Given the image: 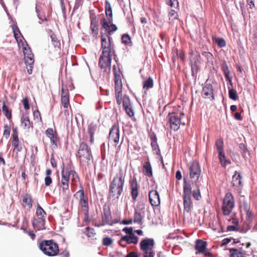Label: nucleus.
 Segmentation results:
<instances>
[{"label":"nucleus","mask_w":257,"mask_h":257,"mask_svg":"<svg viewBox=\"0 0 257 257\" xmlns=\"http://www.w3.org/2000/svg\"><path fill=\"white\" fill-rule=\"evenodd\" d=\"M115 67L113 66V72L115 76V91L116 101L118 105H122L126 113L131 117L134 116V111L131 105L129 97L127 95L122 96V81L120 72L115 73Z\"/></svg>","instance_id":"1"},{"label":"nucleus","mask_w":257,"mask_h":257,"mask_svg":"<svg viewBox=\"0 0 257 257\" xmlns=\"http://www.w3.org/2000/svg\"><path fill=\"white\" fill-rule=\"evenodd\" d=\"M110 34L101 35V47L103 49L99 60V66L108 74L111 72V48Z\"/></svg>","instance_id":"2"},{"label":"nucleus","mask_w":257,"mask_h":257,"mask_svg":"<svg viewBox=\"0 0 257 257\" xmlns=\"http://www.w3.org/2000/svg\"><path fill=\"white\" fill-rule=\"evenodd\" d=\"M70 179H71V188L74 190L75 187L77 186L79 183V177L77 173L74 170L63 169L61 171V178L59 185L63 193L69 192Z\"/></svg>","instance_id":"3"},{"label":"nucleus","mask_w":257,"mask_h":257,"mask_svg":"<svg viewBox=\"0 0 257 257\" xmlns=\"http://www.w3.org/2000/svg\"><path fill=\"white\" fill-rule=\"evenodd\" d=\"M40 250L46 255L53 256L59 252L58 244L53 239L42 240L39 244Z\"/></svg>","instance_id":"4"},{"label":"nucleus","mask_w":257,"mask_h":257,"mask_svg":"<svg viewBox=\"0 0 257 257\" xmlns=\"http://www.w3.org/2000/svg\"><path fill=\"white\" fill-rule=\"evenodd\" d=\"M192 188L190 183H187L186 179H184L183 183V204L184 211L190 212L193 209V203L191 199Z\"/></svg>","instance_id":"5"},{"label":"nucleus","mask_w":257,"mask_h":257,"mask_svg":"<svg viewBox=\"0 0 257 257\" xmlns=\"http://www.w3.org/2000/svg\"><path fill=\"white\" fill-rule=\"evenodd\" d=\"M76 157L81 164L88 165L92 155L90 149L88 148L86 143L82 142L80 144Z\"/></svg>","instance_id":"6"},{"label":"nucleus","mask_w":257,"mask_h":257,"mask_svg":"<svg viewBox=\"0 0 257 257\" xmlns=\"http://www.w3.org/2000/svg\"><path fill=\"white\" fill-rule=\"evenodd\" d=\"M105 15L106 18L102 19L100 23L106 32L108 34H110L112 32V12L111 5L107 1L105 2Z\"/></svg>","instance_id":"7"},{"label":"nucleus","mask_w":257,"mask_h":257,"mask_svg":"<svg viewBox=\"0 0 257 257\" xmlns=\"http://www.w3.org/2000/svg\"><path fill=\"white\" fill-rule=\"evenodd\" d=\"M140 249L143 251V257H154L155 252L153 250L155 241L153 238H145L140 242Z\"/></svg>","instance_id":"8"},{"label":"nucleus","mask_w":257,"mask_h":257,"mask_svg":"<svg viewBox=\"0 0 257 257\" xmlns=\"http://www.w3.org/2000/svg\"><path fill=\"white\" fill-rule=\"evenodd\" d=\"M235 206V201L233 195L227 192L222 199V211L224 215H228L232 212Z\"/></svg>","instance_id":"9"},{"label":"nucleus","mask_w":257,"mask_h":257,"mask_svg":"<svg viewBox=\"0 0 257 257\" xmlns=\"http://www.w3.org/2000/svg\"><path fill=\"white\" fill-rule=\"evenodd\" d=\"M184 114L181 112H172L169 113L167 118L170 122V127L172 130L176 131L180 128L182 124L185 125V122H182L181 119Z\"/></svg>","instance_id":"10"},{"label":"nucleus","mask_w":257,"mask_h":257,"mask_svg":"<svg viewBox=\"0 0 257 257\" xmlns=\"http://www.w3.org/2000/svg\"><path fill=\"white\" fill-rule=\"evenodd\" d=\"M80 190L74 194V197L79 200V204L81 205L82 210L87 213L88 211V198L84 195V188L81 183H80Z\"/></svg>","instance_id":"11"},{"label":"nucleus","mask_w":257,"mask_h":257,"mask_svg":"<svg viewBox=\"0 0 257 257\" xmlns=\"http://www.w3.org/2000/svg\"><path fill=\"white\" fill-rule=\"evenodd\" d=\"M51 43L48 45V52L53 55H60L61 43L56 35L51 31Z\"/></svg>","instance_id":"12"},{"label":"nucleus","mask_w":257,"mask_h":257,"mask_svg":"<svg viewBox=\"0 0 257 257\" xmlns=\"http://www.w3.org/2000/svg\"><path fill=\"white\" fill-rule=\"evenodd\" d=\"M201 173V167L198 162H193L189 166L190 178L195 182H198Z\"/></svg>","instance_id":"13"},{"label":"nucleus","mask_w":257,"mask_h":257,"mask_svg":"<svg viewBox=\"0 0 257 257\" xmlns=\"http://www.w3.org/2000/svg\"><path fill=\"white\" fill-rule=\"evenodd\" d=\"M124 182V181L122 173H120L118 175H117L113 179V192H116V194H113V195H116L117 198L122 192Z\"/></svg>","instance_id":"14"},{"label":"nucleus","mask_w":257,"mask_h":257,"mask_svg":"<svg viewBox=\"0 0 257 257\" xmlns=\"http://www.w3.org/2000/svg\"><path fill=\"white\" fill-rule=\"evenodd\" d=\"M69 90L67 88H65L63 85L61 88V103L65 108H68L70 105L69 103Z\"/></svg>","instance_id":"15"},{"label":"nucleus","mask_w":257,"mask_h":257,"mask_svg":"<svg viewBox=\"0 0 257 257\" xmlns=\"http://www.w3.org/2000/svg\"><path fill=\"white\" fill-rule=\"evenodd\" d=\"M149 200L153 206H158L160 204L159 193L157 190H152L149 193Z\"/></svg>","instance_id":"16"},{"label":"nucleus","mask_w":257,"mask_h":257,"mask_svg":"<svg viewBox=\"0 0 257 257\" xmlns=\"http://www.w3.org/2000/svg\"><path fill=\"white\" fill-rule=\"evenodd\" d=\"M202 96L204 98H213V87L210 83H206L202 88Z\"/></svg>","instance_id":"17"},{"label":"nucleus","mask_w":257,"mask_h":257,"mask_svg":"<svg viewBox=\"0 0 257 257\" xmlns=\"http://www.w3.org/2000/svg\"><path fill=\"white\" fill-rule=\"evenodd\" d=\"M102 224L104 225H112V220L111 212L109 207L105 206L104 208L103 215L102 216Z\"/></svg>","instance_id":"18"},{"label":"nucleus","mask_w":257,"mask_h":257,"mask_svg":"<svg viewBox=\"0 0 257 257\" xmlns=\"http://www.w3.org/2000/svg\"><path fill=\"white\" fill-rule=\"evenodd\" d=\"M25 56V62L27 66L28 73L31 74L33 72V64L34 63V58L33 54H30Z\"/></svg>","instance_id":"19"},{"label":"nucleus","mask_w":257,"mask_h":257,"mask_svg":"<svg viewBox=\"0 0 257 257\" xmlns=\"http://www.w3.org/2000/svg\"><path fill=\"white\" fill-rule=\"evenodd\" d=\"M131 194L134 200H136L138 196L139 185L136 178L130 180Z\"/></svg>","instance_id":"20"},{"label":"nucleus","mask_w":257,"mask_h":257,"mask_svg":"<svg viewBox=\"0 0 257 257\" xmlns=\"http://www.w3.org/2000/svg\"><path fill=\"white\" fill-rule=\"evenodd\" d=\"M90 28L91 30V34L93 37L96 36L98 34V21L96 20V17L94 15L90 16Z\"/></svg>","instance_id":"21"},{"label":"nucleus","mask_w":257,"mask_h":257,"mask_svg":"<svg viewBox=\"0 0 257 257\" xmlns=\"http://www.w3.org/2000/svg\"><path fill=\"white\" fill-rule=\"evenodd\" d=\"M207 247V242L201 239H197L195 244V249L197 250L196 253H203Z\"/></svg>","instance_id":"22"},{"label":"nucleus","mask_w":257,"mask_h":257,"mask_svg":"<svg viewBox=\"0 0 257 257\" xmlns=\"http://www.w3.org/2000/svg\"><path fill=\"white\" fill-rule=\"evenodd\" d=\"M46 136L50 139L52 145H57V133L51 128H48L45 132Z\"/></svg>","instance_id":"23"},{"label":"nucleus","mask_w":257,"mask_h":257,"mask_svg":"<svg viewBox=\"0 0 257 257\" xmlns=\"http://www.w3.org/2000/svg\"><path fill=\"white\" fill-rule=\"evenodd\" d=\"M242 177L239 173L235 171L232 178V186L235 188H239L241 186Z\"/></svg>","instance_id":"24"},{"label":"nucleus","mask_w":257,"mask_h":257,"mask_svg":"<svg viewBox=\"0 0 257 257\" xmlns=\"http://www.w3.org/2000/svg\"><path fill=\"white\" fill-rule=\"evenodd\" d=\"M36 213L38 219L39 220V222L42 223V225H44L45 221L46 213L39 204L38 205Z\"/></svg>","instance_id":"25"},{"label":"nucleus","mask_w":257,"mask_h":257,"mask_svg":"<svg viewBox=\"0 0 257 257\" xmlns=\"http://www.w3.org/2000/svg\"><path fill=\"white\" fill-rule=\"evenodd\" d=\"M97 128V125L94 123H91L88 125L87 134L90 137L89 142L91 144L94 142L93 135L96 132Z\"/></svg>","instance_id":"26"},{"label":"nucleus","mask_w":257,"mask_h":257,"mask_svg":"<svg viewBox=\"0 0 257 257\" xmlns=\"http://www.w3.org/2000/svg\"><path fill=\"white\" fill-rule=\"evenodd\" d=\"M32 198L30 195L26 194L23 197L22 206L24 208L30 209L32 207Z\"/></svg>","instance_id":"27"},{"label":"nucleus","mask_w":257,"mask_h":257,"mask_svg":"<svg viewBox=\"0 0 257 257\" xmlns=\"http://www.w3.org/2000/svg\"><path fill=\"white\" fill-rule=\"evenodd\" d=\"M121 241H125L127 244L134 243L136 244L138 242V237L135 235H125L122 237Z\"/></svg>","instance_id":"28"},{"label":"nucleus","mask_w":257,"mask_h":257,"mask_svg":"<svg viewBox=\"0 0 257 257\" xmlns=\"http://www.w3.org/2000/svg\"><path fill=\"white\" fill-rule=\"evenodd\" d=\"M150 139L151 140V147L153 151H155L157 154H158L160 151L159 149V145L157 143V138L156 135L153 133L150 136Z\"/></svg>","instance_id":"29"},{"label":"nucleus","mask_w":257,"mask_h":257,"mask_svg":"<svg viewBox=\"0 0 257 257\" xmlns=\"http://www.w3.org/2000/svg\"><path fill=\"white\" fill-rule=\"evenodd\" d=\"M221 69L224 73L225 79L226 81H228L232 84L231 78L229 76L230 75V71L229 70L228 66L226 62V61H223L221 65Z\"/></svg>","instance_id":"30"},{"label":"nucleus","mask_w":257,"mask_h":257,"mask_svg":"<svg viewBox=\"0 0 257 257\" xmlns=\"http://www.w3.org/2000/svg\"><path fill=\"white\" fill-rule=\"evenodd\" d=\"M143 174L149 177H152L153 176V172L151 165L149 162H146L144 165L143 168Z\"/></svg>","instance_id":"31"},{"label":"nucleus","mask_w":257,"mask_h":257,"mask_svg":"<svg viewBox=\"0 0 257 257\" xmlns=\"http://www.w3.org/2000/svg\"><path fill=\"white\" fill-rule=\"evenodd\" d=\"M12 147L14 151H16L20 152L22 151V144L20 141L19 138L12 139Z\"/></svg>","instance_id":"32"},{"label":"nucleus","mask_w":257,"mask_h":257,"mask_svg":"<svg viewBox=\"0 0 257 257\" xmlns=\"http://www.w3.org/2000/svg\"><path fill=\"white\" fill-rule=\"evenodd\" d=\"M177 10V9H173L169 11L168 17L170 24H173L175 21L179 19L178 15L176 11Z\"/></svg>","instance_id":"33"},{"label":"nucleus","mask_w":257,"mask_h":257,"mask_svg":"<svg viewBox=\"0 0 257 257\" xmlns=\"http://www.w3.org/2000/svg\"><path fill=\"white\" fill-rule=\"evenodd\" d=\"M21 124L24 129L29 130L31 127H33L30 119L27 116H23L21 119Z\"/></svg>","instance_id":"34"},{"label":"nucleus","mask_w":257,"mask_h":257,"mask_svg":"<svg viewBox=\"0 0 257 257\" xmlns=\"http://www.w3.org/2000/svg\"><path fill=\"white\" fill-rule=\"evenodd\" d=\"M230 257H245L244 252L236 248H230Z\"/></svg>","instance_id":"35"},{"label":"nucleus","mask_w":257,"mask_h":257,"mask_svg":"<svg viewBox=\"0 0 257 257\" xmlns=\"http://www.w3.org/2000/svg\"><path fill=\"white\" fill-rule=\"evenodd\" d=\"M144 213L142 211L136 210L134 214V222L141 224L144 217Z\"/></svg>","instance_id":"36"},{"label":"nucleus","mask_w":257,"mask_h":257,"mask_svg":"<svg viewBox=\"0 0 257 257\" xmlns=\"http://www.w3.org/2000/svg\"><path fill=\"white\" fill-rule=\"evenodd\" d=\"M239 148L242 157L245 159L247 156H249L250 153L246 146L243 143H240L239 145Z\"/></svg>","instance_id":"37"},{"label":"nucleus","mask_w":257,"mask_h":257,"mask_svg":"<svg viewBox=\"0 0 257 257\" xmlns=\"http://www.w3.org/2000/svg\"><path fill=\"white\" fill-rule=\"evenodd\" d=\"M154 86V81L152 77H149L146 80L143 82V89L147 91L152 88Z\"/></svg>","instance_id":"38"},{"label":"nucleus","mask_w":257,"mask_h":257,"mask_svg":"<svg viewBox=\"0 0 257 257\" xmlns=\"http://www.w3.org/2000/svg\"><path fill=\"white\" fill-rule=\"evenodd\" d=\"M218 154L219 160L222 166L225 167L227 165L231 163V162L229 160L225 159V156L224 152Z\"/></svg>","instance_id":"39"},{"label":"nucleus","mask_w":257,"mask_h":257,"mask_svg":"<svg viewBox=\"0 0 257 257\" xmlns=\"http://www.w3.org/2000/svg\"><path fill=\"white\" fill-rule=\"evenodd\" d=\"M194 184L196 189L193 191L192 195L195 199L196 200H199L201 198L199 185L198 184V183H197V182H195Z\"/></svg>","instance_id":"40"},{"label":"nucleus","mask_w":257,"mask_h":257,"mask_svg":"<svg viewBox=\"0 0 257 257\" xmlns=\"http://www.w3.org/2000/svg\"><path fill=\"white\" fill-rule=\"evenodd\" d=\"M2 111L8 119L12 118V111L8 108L5 102H3L2 106Z\"/></svg>","instance_id":"41"},{"label":"nucleus","mask_w":257,"mask_h":257,"mask_svg":"<svg viewBox=\"0 0 257 257\" xmlns=\"http://www.w3.org/2000/svg\"><path fill=\"white\" fill-rule=\"evenodd\" d=\"M215 146L218 153L224 152L223 141L222 139H219L216 141Z\"/></svg>","instance_id":"42"},{"label":"nucleus","mask_w":257,"mask_h":257,"mask_svg":"<svg viewBox=\"0 0 257 257\" xmlns=\"http://www.w3.org/2000/svg\"><path fill=\"white\" fill-rule=\"evenodd\" d=\"M202 55L206 59L207 63H213L214 57L211 53L209 52H203Z\"/></svg>","instance_id":"43"},{"label":"nucleus","mask_w":257,"mask_h":257,"mask_svg":"<svg viewBox=\"0 0 257 257\" xmlns=\"http://www.w3.org/2000/svg\"><path fill=\"white\" fill-rule=\"evenodd\" d=\"M165 3L167 5L169 6L171 8L179 9V3L178 0H165Z\"/></svg>","instance_id":"44"},{"label":"nucleus","mask_w":257,"mask_h":257,"mask_svg":"<svg viewBox=\"0 0 257 257\" xmlns=\"http://www.w3.org/2000/svg\"><path fill=\"white\" fill-rule=\"evenodd\" d=\"M85 230L86 231H84V233L88 237L93 238L96 235V232L94 229L92 228L87 227L85 228Z\"/></svg>","instance_id":"45"},{"label":"nucleus","mask_w":257,"mask_h":257,"mask_svg":"<svg viewBox=\"0 0 257 257\" xmlns=\"http://www.w3.org/2000/svg\"><path fill=\"white\" fill-rule=\"evenodd\" d=\"M21 45L23 47V51L25 56L28 55H30V54H32L31 49L26 42H23Z\"/></svg>","instance_id":"46"},{"label":"nucleus","mask_w":257,"mask_h":257,"mask_svg":"<svg viewBox=\"0 0 257 257\" xmlns=\"http://www.w3.org/2000/svg\"><path fill=\"white\" fill-rule=\"evenodd\" d=\"M122 43L125 45H131L132 44L131 37L127 34H123L121 37Z\"/></svg>","instance_id":"47"},{"label":"nucleus","mask_w":257,"mask_h":257,"mask_svg":"<svg viewBox=\"0 0 257 257\" xmlns=\"http://www.w3.org/2000/svg\"><path fill=\"white\" fill-rule=\"evenodd\" d=\"M229 98L233 100H236L238 99V96L236 91L233 89H230L228 91Z\"/></svg>","instance_id":"48"},{"label":"nucleus","mask_w":257,"mask_h":257,"mask_svg":"<svg viewBox=\"0 0 257 257\" xmlns=\"http://www.w3.org/2000/svg\"><path fill=\"white\" fill-rule=\"evenodd\" d=\"M215 42L220 48L224 47L226 46V42L222 38H215Z\"/></svg>","instance_id":"49"},{"label":"nucleus","mask_w":257,"mask_h":257,"mask_svg":"<svg viewBox=\"0 0 257 257\" xmlns=\"http://www.w3.org/2000/svg\"><path fill=\"white\" fill-rule=\"evenodd\" d=\"M33 116L34 120L37 122L42 121L41 113L39 110L36 109L33 111Z\"/></svg>","instance_id":"50"},{"label":"nucleus","mask_w":257,"mask_h":257,"mask_svg":"<svg viewBox=\"0 0 257 257\" xmlns=\"http://www.w3.org/2000/svg\"><path fill=\"white\" fill-rule=\"evenodd\" d=\"M4 130L3 135L7 139H8L10 137V135L11 127L8 124H5L4 125Z\"/></svg>","instance_id":"51"},{"label":"nucleus","mask_w":257,"mask_h":257,"mask_svg":"<svg viewBox=\"0 0 257 257\" xmlns=\"http://www.w3.org/2000/svg\"><path fill=\"white\" fill-rule=\"evenodd\" d=\"M15 38L16 39L17 42H18V44H21L23 43V42H26V41H24V37L22 36V34L21 33H19V34L17 33L15 34L14 35Z\"/></svg>","instance_id":"52"},{"label":"nucleus","mask_w":257,"mask_h":257,"mask_svg":"<svg viewBox=\"0 0 257 257\" xmlns=\"http://www.w3.org/2000/svg\"><path fill=\"white\" fill-rule=\"evenodd\" d=\"M22 103L24 105V108L26 110H29L30 108L29 104V98L27 97H24L22 100Z\"/></svg>","instance_id":"53"},{"label":"nucleus","mask_w":257,"mask_h":257,"mask_svg":"<svg viewBox=\"0 0 257 257\" xmlns=\"http://www.w3.org/2000/svg\"><path fill=\"white\" fill-rule=\"evenodd\" d=\"M145 208V203L143 202H139L137 206V208L136 210H138L139 211H142L144 213V210Z\"/></svg>","instance_id":"54"},{"label":"nucleus","mask_w":257,"mask_h":257,"mask_svg":"<svg viewBox=\"0 0 257 257\" xmlns=\"http://www.w3.org/2000/svg\"><path fill=\"white\" fill-rule=\"evenodd\" d=\"M112 239L108 237L103 238L102 240V244L105 246L110 245L112 243Z\"/></svg>","instance_id":"55"},{"label":"nucleus","mask_w":257,"mask_h":257,"mask_svg":"<svg viewBox=\"0 0 257 257\" xmlns=\"http://www.w3.org/2000/svg\"><path fill=\"white\" fill-rule=\"evenodd\" d=\"M113 133L116 134V137L113 139L115 143H118L119 141V130L118 127L113 125Z\"/></svg>","instance_id":"56"},{"label":"nucleus","mask_w":257,"mask_h":257,"mask_svg":"<svg viewBox=\"0 0 257 257\" xmlns=\"http://www.w3.org/2000/svg\"><path fill=\"white\" fill-rule=\"evenodd\" d=\"M12 139L18 138L19 132L17 127H13L12 128Z\"/></svg>","instance_id":"57"},{"label":"nucleus","mask_w":257,"mask_h":257,"mask_svg":"<svg viewBox=\"0 0 257 257\" xmlns=\"http://www.w3.org/2000/svg\"><path fill=\"white\" fill-rule=\"evenodd\" d=\"M245 213L247 219L249 221H251L253 218V214L252 211L250 209L249 210L246 211Z\"/></svg>","instance_id":"58"},{"label":"nucleus","mask_w":257,"mask_h":257,"mask_svg":"<svg viewBox=\"0 0 257 257\" xmlns=\"http://www.w3.org/2000/svg\"><path fill=\"white\" fill-rule=\"evenodd\" d=\"M123 231H124L125 233L129 234V235H135L133 233V229L132 227H124L123 229Z\"/></svg>","instance_id":"59"},{"label":"nucleus","mask_w":257,"mask_h":257,"mask_svg":"<svg viewBox=\"0 0 257 257\" xmlns=\"http://www.w3.org/2000/svg\"><path fill=\"white\" fill-rule=\"evenodd\" d=\"M52 183V179L50 176H46L45 178V184L46 186H49Z\"/></svg>","instance_id":"60"},{"label":"nucleus","mask_w":257,"mask_h":257,"mask_svg":"<svg viewBox=\"0 0 257 257\" xmlns=\"http://www.w3.org/2000/svg\"><path fill=\"white\" fill-rule=\"evenodd\" d=\"M233 238H231V237H229V238H225L224 239H223L222 241V243H221V245L222 246H225L226 245H227L229 242H230L231 240H232Z\"/></svg>","instance_id":"61"},{"label":"nucleus","mask_w":257,"mask_h":257,"mask_svg":"<svg viewBox=\"0 0 257 257\" xmlns=\"http://www.w3.org/2000/svg\"><path fill=\"white\" fill-rule=\"evenodd\" d=\"M243 207L245 212L247 211H248L250 209V206L249 204H248L246 202L244 201L243 202Z\"/></svg>","instance_id":"62"},{"label":"nucleus","mask_w":257,"mask_h":257,"mask_svg":"<svg viewBox=\"0 0 257 257\" xmlns=\"http://www.w3.org/2000/svg\"><path fill=\"white\" fill-rule=\"evenodd\" d=\"M246 3L249 5L250 9H252L255 7L254 0H246Z\"/></svg>","instance_id":"63"},{"label":"nucleus","mask_w":257,"mask_h":257,"mask_svg":"<svg viewBox=\"0 0 257 257\" xmlns=\"http://www.w3.org/2000/svg\"><path fill=\"white\" fill-rule=\"evenodd\" d=\"M125 257H139V255L137 252L131 251L127 254Z\"/></svg>","instance_id":"64"}]
</instances>
